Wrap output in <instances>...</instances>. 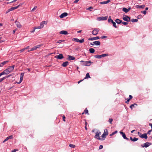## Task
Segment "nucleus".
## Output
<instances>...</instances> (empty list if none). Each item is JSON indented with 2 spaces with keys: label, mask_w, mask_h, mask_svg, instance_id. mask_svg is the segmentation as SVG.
Wrapping results in <instances>:
<instances>
[{
  "label": "nucleus",
  "mask_w": 152,
  "mask_h": 152,
  "mask_svg": "<svg viewBox=\"0 0 152 152\" xmlns=\"http://www.w3.org/2000/svg\"><path fill=\"white\" fill-rule=\"evenodd\" d=\"M5 75H7L10 73V72L7 69H6L3 71Z\"/></svg>",
  "instance_id": "24"
},
{
  "label": "nucleus",
  "mask_w": 152,
  "mask_h": 152,
  "mask_svg": "<svg viewBox=\"0 0 152 152\" xmlns=\"http://www.w3.org/2000/svg\"><path fill=\"white\" fill-rule=\"evenodd\" d=\"M19 7V5H18L17 6L11 7L10 8V9L11 11H12V10H14L17 9Z\"/></svg>",
  "instance_id": "29"
},
{
  "label": "nucleus",
  "mask_w": 152,
  "mask_h": 152,
  "mask_svg": "<svg viewBox=\"0 0 152 152\" xmlns=\"http://www.w3.org/2000/svg\"><path fill=\"white\" fill-rule=\"evenodd\" d=\"M72 40L74 41H75L77 42H79L80 43H82L84 41V40L83 39H82L81 40H80L77 38H73Z\"/></svg>",
  "instance_id": "7"
},
{
  "label": "nucleus",
  "mask_w": 152,
  "mask_h": 152,
  "mask_svg": "<svg viewBox=\"0 0 152 152\" xmlns=\"http://www.w3.org/2000/svg\"><path fill=\"white\" fill-rule=\"evenodd\" d=\"M88 110H87L86 109L84 111V112L82 114H83L84 113H85V114H88Z\"/></svg>",
  "instance_id": "32"
},
{
  "label": "nucleus",
  "mask_w": 152,
  "mask_h": 152,
  "mask_svg": "<svg viewBox=\"0 0 152 152\" xmlns=\"http://www.w3.org/2000/svg\"><path fill=\"white\" fill-rule=\"evenodd\" d=\"M108 22L109 23H110L111 22L113 24V26L115 28H117V26L116 25V23L115 22H114L112 19L111 18V17L109 16V18L108 20Z\"/></svg>",
  "instance_id": "3"
},
{
  "label": "nucleus",
  "mask_w": 152,
  "mask_h": 152,
  "mask_svg": "<svg viewBox=\"0 0 152 152\" xmlns=\"http://www.w3.org/2000/svg\"><path fill=\"white\" fill-rule=\"evenodd\" d=\"M23 80H21L20 79V80L19 81V82H18L17 83L18 84H20L22 82V81Z\"/></svg>",
  "instance_id": "62"
},
{
  "label": "nucleus",
  "mask_w": 152,
  "mask_h": 152,
  "mask_svg": "<svg viewBox=\"0 0 152 152\" xmlns=\"http://www.w3.org/2000/svg\"><path fill=\"white\" fill-rule=\"evenodd\" d=\"M41 46H42L41 45H37L35 46H34V47H33L30 50H31V51L34 50H36V49H37V48H39Z\"/></svg>",
  "instance_id": "11"
},
{
  "label": "nucleus",
  "mask_w": 152,
  "mask_h": 152,
  "mask_svg": "<svg viewBox=\"0 0 152 152\" xmlns=\"http://www.w3.org/2000/svg\"><path fill=\"white\" fill-rule=\"evenodd\" d=\"M68 60L69 61L73 60L75 59V58L73 56H72L70 55H68Z\"/></svg>",
  "instance_id": "16"
},
{
  "label": "nucleus",
  "mask_w": 152,
  "mask_h": 152,
  "mask_svg": "<svg viewBox=\"0 0 152 152\" xmlns=\"http://www.w3.org/2000/svg\"><path fill=\"white\" fill-rule=\"evenodd\" d=\"M145 5H136L135 6V7L137 8L138 9H143L145 7Z\"/></svg>",
  "instance_id": "18"
},
{
  "label": "nucleus",
  "mask_w": 152,
  "mask_h": 152,
  "mask_svg": "<svg viewBox=\"0 0 152 152\" xmlns=\"http://www.w3.org/2000/svg\"><path fill=\"white\" fill-rule=\"evenodd\" d=\"M106 136L105 135L104 133H103L101 136V137L102 138L106 137Z\"/></svg>",
  "instance_id": "53"
},
{
  "label": "nucleus",
  "mask_w": 152,
  "mask_h": 152,
  "mask_svg": "<svg viewBox=\"0 0 152 152\" xmlns=\"http://www.w3.org/2000/svg\"><path fill=\"white\" fill-rule=\"evenodd\" d=\"M115 22L118 24H120L122 23V21L118 19H117L115 20Z\"/></svg>",
  "instance_id": "25"
},
{
  "label": "nucleus",
  "mask_w": 152,
  "mask_h": 152,
  "mask_svg": "<svg viewBox=\"0 0 152 152\" xmlns=\"http://www.w3.org/2000/svg\"><path fill=\"white\" fill-rule=\"evenodd\" d=\"M142 17V15H140L137 16V18L138 19H140V18H141Z\"/></svg>",
  "instance_id": "54"
},
{
  "label": "nucleus",
  "mask_w": 152,
  "mask_h": 152,
  "mask_svg": "<svg viewBox=\"0 0 152 152\" xmlns=\"http://www.w3.org/2000/svg\"><path fill=\"white\" fill-rule=\"evenodd\" d=\"M9 140V138L7 137L3 142V143H4L6 141Z\"/></svg>",
  "instance_id": "46"
},
{
  "label": "nucleus",
  "mask_w": 152,
  "mask_h": 152,
  "mask_svg": "<svg viewBox=\"0 0 152 152\" xmlns=\"http://www.w3.org/2000/svg\"><path fill=\"white\" fill-rule=\"evenodd\" d=\"M101 133L100 132H96V135L94 137L95 138L97 139L98 140H104V139L101 138L99 137V135L101 134Z\"/></svg>",
  "instance_id": "4"
},
{
  "label": "nucleus",
  "mask_w": 152,
  "mask_h": 152,
  "mask_svg": "<svg viewBox=\"0 0 152 152\" xmlns=\"http://www.w3.org/2000/svg\"><path fill=\"white\" fill-rule=\"evenodd\" d=\"M107 16L105 17H99L98 18V20H104L107 19Z\"/></svg>",
  "instance_id": "15"
},
{
  "label": "nucleus",
  "mask_w": 152,
  "mask_h": 152,
  "mask_svg": "<svg viewBox=\"0 0 152 152\" xmlns=\"http://www.w3.org/2000/svg\"><path fill=\"white\" fill-rule=\"evenodd\" d=\"M141 138H145V139H147L148 138L147 134L146 133H144L142 134Z\"/></svg>",
  "instance_id": "22"
},
{
  "label": "nucleus",
  "mask_w": 152,
  "mask_h": 152,
  "mask_svg": "<svg viewBox=\"0 0 152 152\" xmlns=\"http://www.w3.org/2000/svg\"><path fill=\"white\" fill-rule=\"evenodd\" d=\"M29 46H28L26 47V48L22 49L21 50H20V52L22 53L23 52L24 50L27 49H28L29 48Z\"/></svg>",
  "instance_id": "26"
},
{
  "label": "nucleus",
  "mask_w": 152,
  "mask_h": 152,
  "mask_svg": "<svg viewBox=\"0 0 152 152\" xmlns=\"http://www.w3.org/2000/svg\"><path fill=\"white\" fill-rule=\"evenodd\" d=\"M104 133L105 135L106 136L108 134V132L106 129L104 130Z\"/></svg>",
  "instance_id": "36"
},
{
  "label": "nucleus",
  "mask_w": 152,
  "mask_h": 152,
  "mask_svg": "<svg viewBox=\"0 0 152 152\" xmlns=\"http://www.w3.org/2000/svg\"><path fill=\"white\" fill-rule=\"evenodd\" d=\"M123 20L127 22H129L130 20V18L126 15H124L122 17Z\"/></svg>",
  "instance_id": "6"
},
{
  "label": "nucleus",
  "mask_w": 152,
  "mask_h": 152,
  "mask_svg": "<svg viewBox=\"0 0 152 152\" xmlns=\"http://www.w3.org/2000/svg\"><path fill=\"white\" fill-rule=\"evenodd\" d=\"M5 78H6V77H4L1 78L0 79V82H1Z\"/></svg>",
  "instance_id": "43"
},
{
  "label": "nucleus",
  "mask_w": 152,
  "mask_h": 152,
  "mask_svg": "<svg viewBox=\"0 0 152 152\" xmlns=\"http://www.w3.org/2000/svg\"><path fill=\"white\" fill-rule=\"evenodd\" d=\"M149 125L151 126V128L152 129V123H149Z\"/></svg>",
  "instance_id": "64"
},
{
  "label": "nucleus",
  "mask_w": 152,
  "mask_h": 152,
  "mask_svg": "<svg viewBox=\"0 0 152 152\" xmlns=\"http://www.w3.org/2000/svg\"><path fill=\"white\" fill-rule=\"evenodd\" d=\"M24 75V73H21L20 74V79L21 80H23V76Z\"/></svg>",
  "instance_id": "31"
},
{
  "label": "nucleus",
  "mask_w": 152,
  "mask_h": 152,
  "mask_svg": "<svg viewBox=\"0 0 152 152\" xmlns=\"http://www.w3.org/2000/svg\"><path fill=\"white\" fill-rule=\"evenodd\" d=\"M103 148V146L102 145H101L99 146V149H101Z\"/></svg>",
  "instance_id": "56"
},
{
  "label": "nucleus",
  "mask_w": 152,
  "mask_h": 152,
  "mask_svg": "<svg viewBox=\"0 0 152 152\" xmlns=\"http://www.w3.org/2000/svg\"><path fill=\"white\" fill-rule=\"evenodd\" d=\"M108 56V54L107 53L103 54L101 55H96L94 56V57L96 58H101L102 57H104Z\"/></svg>",
  "instance_id": "1"
},
{
  "label": "nucleus",
  "mask_w": 152,
  "mask_h": 152,
  "mask_svg": "<svg viewBox=\"0 0 152 152\" xmlns=\"http://www.w3.org/2000/svg\"><path fill=\"white\" fill-rule=\"evenodd\" d=\"M7 69H8V70L10 72V73L13 70V69H12L11 68L10 66H9Z\"/></svg>",
  "instance_id": "37"
},
{
  "label": "nucleus",
  "mask_w": 152,
  "mask_h": 152,
  "mask_svg": "<svg viewBox=\"0 0 152 152\" xmlns=\"http://www.w3.org/2000/svg\"><path fill=\"white\" fill-rule=\"evenodd\" d=\"M37 8V6L34 7L32 9V10H31V12L34 11L36 9V8Z\"/></svg>",
  "instance_id": "42"
},
{
  "label": "nucleus",
  "mask_w": 152,
  "mask_h": 152,
  "mask_svg": "<svg viewBox=\"0 0 152 152\" xmlns=\"http://www.w3.org/2000/svg\"><path fill=\"white\" fill-rule=\"evenodd\" d=\"M8 137L9 138V139H12L13 138L12 135H10L9 137Z\"/></svg>",
  "instance_id": "58"
},
{
  "label": "nucleus",
  "mask_w": 152,
  "mask_h": 152,
  "mask_svg": "<svg viewBox=\"0 0 152 152\" xmlns=\"http://www.w3.org/2000/svg\"><path fill=\"white\" fill-rule=\"evenodd\" d=\"M68 64L69 62L67 61H66L62 64V66L63 67H66Z\"/></svg>",
  "instance_id": "23"
},
{
  "label": "nucleus",
  "mask_w": 152,
  "mask_h": 152,
  "mask_svg": "<svg viewBox=\"0 0 152 152\" xmlns=\"http://www.w3.org/2000/svg\"><path fill=\"white\" fill-rule=\"evenodd\" d=\"M15 22L16 23V26L18 28H19L21 27L22 26L19 22L17 20H16Z\"/></svg>",
  "instance_id": "19"
},
{
  "label": "nucleus",
  "mask_w": 152,
  "mask_h": 152,
  "mask_svg": "<svg viewBox=\"0 0 152 152\" xmlns=\"http://www.w3.org/2000/svg\"><path fill=\"white\" fill-rule=\"evenodd\" d=\"M45 24V21H42L40 24V26L42 28L44 27V24Z\"/></svg>",
  "instance_id": "28"
},
{
  "label": "nucleus",
  "mask_w": 152,
  "mask_h": 152,
  "mask_svg": "<svg viewBox=\"0 0 152 152\" xmlns=\"http://www.w3.org/2000/svg\"><path fill=\"white\" fill-rule=\"evenodd\" d=\"M131 21L133 23L135 22L138 21V20L136 19H131Z\"/></svg>",
  "instance_id": "33"
},
{
  "label": "nucleus",
  "mask_w": 152,
  "mask_h": 152,
  "mask_svg": "<svg viewBox=\"0 0 152 152\" xmlns=\"http://www.w3.org/2000/svg\"><path fill=\"white\" fill-rule=\"evenodd\" d=\"M80 62L83 63V65L86 66H90L91 64L93 62H91L90 61H81Z\"/></svg>",
  "instance_id": "2"
},
{
  "label": "nucleus",
  "mask_w": 152,
  "mask_h": 152,
  "mask_svg": "<svg viewBox=\"0 0 152 152\" xmlns=\"http://www.w3.org/2000/svg\"><path fill=\"white\" fill-rule=\"evenodd\" d=\"M91 77L90 76V75L88 73H87L86 74V77H84V79H87L88 78H90Z\"/></svg>",
  "instance_id": "27"
},
{
  "label": "nucleus",
  "mask_w": 152,
  "mask_h": 152,
  "mask_svg": "<svg viewBox=\"0 0 152 152\" xmlns=\"http://www.w3.org/2000/svg\"><path fill=\"white\" fill-rule=\"evenodd\" d=\"M10 67H11V68H12V69L13 70V69L14 68V67H15V65H13L12 66H10Z\"/></svg>",
  "instance_id": "63"
},
{
  "label": "nucleus",
  "mask_w": 152,
  "mask_h": 152,
  "mask_svg": "<svg viewBox=\"0 0 152 152\" xmlns=\"http://www.w3.org/2000/svg\"><path fill=\"white\" fill-rule=\"evenodd\" d=\"M8 62V61H4L3 62H2L1 64L2 66L4 65H5L6 63Z\"/></svg>",
  "instance_id": "34"
},
{
  "label": "nucleus",
  "mask_w": 152,
  "mask_h": 152,
  "mask_svg": "<svg viewBox=\"0 0 152 152\" xmlns=\"http://www.w3.org/2000/svg\"><path fill=\"white\" fill-rule=\"evenodd\" d=\"M137 134L141 138L142 137V134L141 133L138 132H137Z\"/></svg>",
  "instance_id": "40"
},
{
  "label": "nucleus",
  "mask_w": 152,
  "mask_h": 152,
  "mask_svg": "<svg viewBox=\"0 0 152 152\" xmlns=\"http://www.w3.org/2000/svg\"><path fill=\"white\" fill-rule=\"evenodd\" d=\"M141 12L144 14V15H145L146 14L147 12L146 10H144L142 11Z\"/></svg>",
  "instance_id": "45"
},
{
  "label": "nucleus",
  "mask_w": 152,
  "mask_h": 152,
  "mask_svg": "<svg viewBox=\"0 0 152 152\" xmlns=\"http://www.w3.org/2000/svg\"><path fill=\"white\" fill-rule=\"evenodd\" d=\"M100 37H95L89 38L88 40L90 41H92L93 40H96L99 39Z\"/></svg>",
  "instance_id": "14"
},
{
  "label": "nucleus",
  "mask_w": 152,
  "mask_h": 152,
  "mask_svg": "<svg viewBox=\"0 0 152 152\" xmlns=\"http://www.w3.org/2000/svg\"><path fill=\"white\" fill-rule=\"evenodd\" d=\"M99 3L100 4H106V1H102V2H100Z\"/></svg>",
  "instance_id": "41"
},
{
  "label": "nucleus",
  "mask_w": 152,
  "mask_h": 152,
  "mask_svg": "<svg viewBox=\"0 0 152 152\" xmlns=\"http://www.w3.org/2000/svg\"><path fill=\"white\" fill-rule=\"evenodd\" d=\"M120 133L121 134V135L122 137H123L124 139L128 141H129V139L126 137L125 133H124V132L121 131H120Z\"/></svg>",
  "instance_id": "8"
},
{
  "label": "nucleus",
  "mask_w": 152,
  "mask_h": 152,
  "mask_svg": "<svg viewBox=\"0 0 152 152\" xmlns=\"http://www.w3.org/2000/svg\"><path fill=\"white\" fill-rule=\"evenodd\" d=\"M117 132H118L117 131H115V132H113L111 134H110V136H112L114 135V134H115L116 133H117Z\"/></svg>",
  "instance_id": "38"
},
{
  "label": "nucleus",
  "mask_w": 152,
  "mask_h": 152,
  "mask_svg": "<svg viewBox=\"0 0 152 152\" xmlns=\"http://www.w3.org/2000/svg\"><path fill=\"white\" fill-rule=\"evenodd\" d=\"M79 0H75L74 1V3H76L78 2Z\"/></svg>",
  "instance_id": "60"
},
{
  "label": "nucleus",
  "mask_w": 152,
  "mask_h": 152,
  "mask_svg": "<svg viewBox=\"0 0 152 152\" xmlns=\"http://www.w3.org/2000/svg\"><path fill=\"white\" fill-rule=\"evenodd\" d=\"M69 147L72 148H75L76 147V146L75 145L72 144H69Z\"/></svg>",
  "instance_id": "35"
},
{
  "label": "nucleus",
  "mask_w": 152,
  "mask_h": 152,
  "mask_svg": "<svg viewBox=\"0 0 152 152\" xmlns=\"http://www.w3.org/2000/svg\"><path fill=\"white\" fill-rule=\"evenodd\" d=\"M122 23L124 25H126L128 24V23L127 22H122Z\"/></svg>",
  "instance_id": "47"
},
{
  "label": "nucleus",
  "mask_w": 152,
  "mask_h": 152,
  "mask_svg": "<svg viewBox=\"0 0 152 152\" xmlns=\"http://www.w3.org/2000/svg\"><path fill=\"white\" fill-rule=\"evenodd\" d=\"M67 15H68V14L67 13L64 12V13H62V14H61L60 15L59 17L60 18H64V17L66 16Z\"/></svg>",
  "instance_id": "17"
},
{
  "label": "nucleus",
  "mask_w": 152,
  "mask_h": 152,
  "mask_svg": "<svg viewBox=\"0 0 152 152\" xmlns=\"http://www.w3.org/2000/svg\"><path fill=\"white\" fill-rule=\"evenodd\" d=\"M89 51L91 53H94L95 52V50L93 48H91L89 49Z\"/></svg>",
  "instance_id": "30"
},
{
  "label": "nucleus",
  "mask_w": 152,
  "mask_h": 152,
  "mask_svg": "<svg viewBox=\"0 0 152 152\" xmlns=\"http://www.w3.org/2000/svg\"><path fill=\"white\" fill-rule=\"evenodd\" d=\"M99 30L97 28H95L93 30L92 32V34L94 35H96L98 33Z\"/></svg>",
  "instance_id": "10"
},
{
  "label": "nucleus",
  "mask_w": 152,
  "mask_h": 152,
  "mask_svg": "<svg viewBox=\"0 0 152 152\" xmlns=\"http://www.w3.org/2000/svg\"><path fill=\"white\" fill-rule=\"evenodd\" d=\"M35 27V29H37V28L40 29V28H42V27H40V26H38L37 27Z\"/></svg>",
  "instance_id": "49"
},
{
  "label": "nucleus",
  "mask_w": 152,
  "mask_h": 152,
  "mask_svg": "<svg viewBox=\"0 0 152 152\" xmlns=\"http://www.w3.org/2000/svg\"><path fill=\"white\" fill-rule=\"evenodd\" d=\"M93 9V7H89L87 9V10H91V9Z\"/></svg>",
  "instance_id": "59"
},
{
  "label": "nucleus",
  "mask_w": 152,
  "mask_h": 152,
  "mask_svg": "<svg viewBox=\"0 0 152 152\" xmlns=\"http://www.w3.org/2000/svg\"><path fill=\"white\" fill-rule=\"evenodd\" d=\"M36 29H35V27H34V29L32 31H31L30 32L31 33H34V31H35V30Z\"/></svg>",
  "instance_id": "61"
},
{
  "label": "nucleus",
  "mask_w": 152,
  "mask_h": 152,
  "mask_svg": "<svg viewBox=\"0 0 152 152\" xmlns=\"http://www.w3.org/2000/svg\"><path fill=\"white\" fill-rule=\"evenodd\" d=\"M113 121V119L112 118H110L109 119V122L110 124H111L112 122Z\"/></svg>",
  "instance_id": "48"
},
{
  "label": "nucleus",
  "mask_w": 152,
  "mask_h": 152,
  "mask_svg": "<svg viewBox=\"0 0 152 152\" xmlns=\"http://www.w3.org/2000/svg\"><path fill=\"white\" fill-rule=\"evenodd\" d=\"M101 44L100 42L99 41H95L93 42H91L90 44L92 45H99Z\"/></svg>",
  "instance_id": "9"
},
{
  "label": "nucleus",
  "mask_w": 152,
  "mask_h": 152,
  "mask_svg": "<svg viewBox=\"0 0 152 152\" xmlns=\"http://www.w3.org/2000/svg\"><path fill=\"white\" fill-rule=\"evenodd\" d=\"M134 107V104H132L130 105L129 107L132 110V109L133 107Z\"/></svg>",
  "instance_id": "50"
},
{
  "label": "nucleus",
  "mask_w": 152,
  "mask_h": 152,
  "mask_svg": "<svg viewBox=\"0 0 152 152\" xmlns=\"http://www.w3.org/2000/svg\"><path fill=\"white\" fill-rule=\"evenodd\" d=\"M130 100V99H129L128 98H127V100L125 102L127 104H128Z\"/></svg>",
  "instance_id": "44"
},
{
  "label": "nucleus",
  "mask_w": 152,
  "mask_h": 152,
  "mask_svg": "<svg viewBox=\"0 0 152 152\" xmlns=\"http://www.w3.org/2000/svg\"><path fill=\"white\" fill-rule=\"evenodd\" d=\"M130 140L133 142H135L138 140V138L134 137L133 138L132 137H130Z\"/></svg>",
  "instance_id": "21"
},
{
  "label": "nucleus",
  "mask_w": 152,
  "mask_h": 152,
  "mask_svg": "<svg viewBox=\"0 0 152 152\" xmlns=\"http://www.w3.org/2000/svg\"><path fill=\"white\" fill-rule=\"evenodd\" d=\"M64 41H65V40H58L57 41V42L58 43H61L62 42H64Z\"/></svg>",
  "instance_id": "39"
},
{
  "label": "nucleus",
  "mask_w": 152,
  "mask_h": 152,
  "mask_svg": "<svg viewBox=\"0 0 152 152\" xmlns=\"http://www.w3.org/2000/svg\"><path fill=\"white\" fill-rule=\"evenodd\" d=\"M5 75L4 72L3 71V72H1V73H0V77L2 76V75Z\"/></svg>",
  "instance_id": "55"
},
{
  "label": "nucleus",
  "mask_w": 152,
  "mask_h": 152,
  "mask_svg": "<svg viewBox=\"0 0 152 152\" xmlns=\"http://www.w3.org/2000/svg\"><path fill=\"white\" fill-rule=\"evenodd\" d=\"M133 97L131 95H129V97L128 98L129 99H131Z\"/></svg>",
  "instance_id": "57"
},
{
  "label": "nucleus",
  "mask_w": 152,
  "mask_h": 152,
  "mask_svg": "<svg viewBox=\"0 0 152 152\" xmlns=\"http://www.w3.org/2000/svg\"><path fill=\"white\" fill-rule=\"evenodd\" d=\"M55 58L59 59H61L64 58V56L62 54H60L58 55L55 56Z\"/></svg>",
  "instance_id": "12"
},
{
  "label": "nucleus",
  "mask_w": 152,
  "mask_h": 152,
  "mask_svg": "<svg viewBox=\"0 0 152 152\" xmlns=\"http://www.w3.org/2000/svg\"><path fill=\"white\" fill-rule=\"evenodd\" d=\"M107 36H103L101 37V38L102 39H104L107 38Z\"/></svg>",
  "instance_id": "52"
},
{
  "label": "nucleus",
  "mask_w": 152,
  "mask_h": 152,
  "mask_svg": "<svg viewBox=\"0 0 152 152\" xmlns=\"http://www.w3.org/2000/svg\"><path fill=\"white\" fill-rule=\"evenodd\" d=\"M61 34L66 35L68 34L67 32L66 31L62 30L60 32Z\"/></svg>",
  "instance_id": "20"
},
{
  "label": "nucleus",
  "mask_w": 152,
  "mask_h": 152,
  "mask_svg": "<svg viewBox=\"0 0 152 152\" xmlns=\"http://www.w3.org/2000/svg\"><path fill=\"white\" fill-rule=\"evenodd\" d=\"M10 11H11V9H10H10H8L7 11V12H6V14H7V13H8V12H10Z\"/></svg>",
  "instance_id": "51"
},
{
  "label": "nucleus",
  "mask_w": 152,
  "mask_h": 152,
  "mask_svg": "<svg viewBox=\"0 0 152 152\" xmlns=\"http://www.w3.org/2000/svg\"><path fill=\"white\" fill-rule=\"evenodd\" d=\"M152 145V143L151 142H146V143L141 144V146L142 148H144L145 147L146 148L148 147H149L150 145Z\"/></svg>",
  "instance_id": "5"
},
{
  "label": "nucleus",
  "mask_w": 152,
  "mask_h": 152,
  "mask_svg": "<svg viewBox=\"0 0 152 152\" xmlns=\"http://www.w3.org/2000/svg\"><path fill=\"white\" fill-rule=\"evenodd\" d=\"M131 7H129L128 9H127L126 8L124 7L123 8L122 10L125 13H126L129 12V11L130 10Z\"/></svg>",
  "instance_id": "13"
}]
</instances>
